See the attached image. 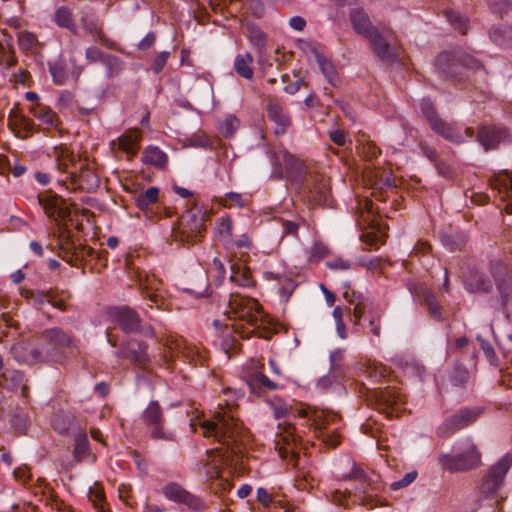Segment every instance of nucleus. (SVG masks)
Returning a JSON list of instances; mask_svg holds the SVG:
<instances>
[{
	"label": "nucleus",
	"instance_id": "22",
	"mask_svg": "<svg viewBox=\"0 0 512 512\" xmlns=\"http://www.w3.org/2000/svg\"><path fill=\"white\" fill-rule=\"evenodd\" d=\"M11 354L18 362L29 365L47 361L46 354L43 355L37 347L27 341L14 344L11 348Z\"/></svg>",
	"mask_w": 512,
	"mask_h": 512
},
{
	"label": "nucleus",
	"instance_id": "20",
	"mask_svg": "<svg viewBox=\"0 0 512 512\" xmlns=\"http://www.w3.org/2000/svg\"><path fill=\"white\" fill-rule=\"evenodd\" d=\"M390 31L375 28L365 38L370 42L374 54L383 61L391 62L395 56L390 47Z\"/></svg>",
	"mask_w": 512,
	"mask_h": 512
},
{
	"label": "nucleus",
	"instance_id": "19",
	"mask_svg": "<svg viewBox=\"0 0 512 512\" xmlns=\"http://www.w3.org/2000/svg\"><path fill=\"white\" fill-rule=\"evenodd\" d=\"M490 272L500 293L502 305L506 306L512 298V279L508 275V268L501 261H491Z\"/></svg>",
	"mask_w": 512,
	"mask_h": 512
},
{
	"label": "nucleus",
	"instance_id": "9",
	"mask_svg": "<svg viewBox=\"0 0 512 512\" xmlns=\"http://www.w3.org/2000/svg\"><path fill=\"white\" fill-rule=\"evenodd\" d=\"M141 420L149 430V435L156 441L173 442L175 434L165 428V417L157 401H150L141 415Z\"/></svg>",
	"mask_w": 512,
	"mask_h": 512
},
{
	"label": "nucleus",
	"instance_id": "53",
	"mask_svg": "<svg viewBox=\"0 0 512 512\" xmlns=\"http://www.w3.org/2000/svg\"><path fill=\"white\" fill-rule=\"evenodd\" d=\"M240 266L234 264L232 265V274L230 276V280L236 283L239 286L247 287L251 284V276L249 271H240Z\"/></svg>",
	"mask_w": 512,
	"mask_h": 512
},
{
	"label": "nucleus",
	"instance_id": "47",
	"mask_svg": "<svg viewBox=\"0 0 512 512\" xmlns=\"http://www.w3.org/2000/svg\"><path fill=\"white\" fill-rule=\"evenodd\" d=\"M103 65L107 69V77L113 78L118 76L123 71V61L112 54H107L103 61Z\"/></svg>",
	"mask_w": 512,
	"mask_h": 512
},
{
	"label": "nucleus",
	"instance_id": "12",
	"mask_svg": "<svg viewBox=\"0 0 512 512\" xmlns=\"http://www.w3.org/2000/svg\"><path fill=\"white\" fill-rule=\"evenodd\" d=\"M303 193L308 201L315 205L330 206V184L323 175L309 174L302 187Z\"/></svg>",
	"mask_w": 512,
	"mask_h": 512
},
{
	"label": "nucleus",
	"instance_id": "35",
	"mask_svg": "<svg viewBox=\"0 0 512 512\" xmlns=\"http://www.w3.org/2000/svg\"><path fill=\"white\" fill-rule=\"evenodd\" d=\"M54 22L60 28H65L74 35L78 32L73 12L68 6H60L56 9L54 13Z\"/></svg>",
	"mask_w": 512,
	"mask_h": 512
},
{
	"label": "nucleus",
	"instance_id": "13",
	"mask_svg": "<svg viewBox=\"0 0 512 512\" xmlns=\"http://www.w3.org/2000/svg\"><path fill=\"white\" fill-rule=\"evenodd\" d=\"M163 495L170 501L185 505L192 511H202L205 508L203 500L187 491L176 482H170L162 487Z\"/></svg>",
	"mask_w": 512,
	"mask_h": 512
},
{
	"label": "nucleus",
	"instance_id": "41",
	"mask_svg": "<svg viewBox=\"0 0 512 512\" xmlns=\"http://www.w3.org/2000/svg\"><path fill=\"white\" fill-rule=\"evenodd\" d=\"M158 198L159 189L157 187H149L146 191L135 196V203L140 210H145L150 205L157 203Z\"/></svg>",
	"mask_w": 512,
	"mask_h": 512
},
{
	"label": "nucleus",
	"instance_id": "17",
	"mask_svg": "<svg viewBox=\"0 0 512 512\" xmlns=\"http://www.w3.org/2000/svg\"><path fill=\"white\" fill-rule=\"evenodd\" d=\"M38 203L50 218L57 216L64 220L70 216V208L59 195L47 190L37 195Z\"/></svg>",
	"mask_w": 512,
	"mask_h": 512
},
{
	"label": "nucleus",
	"instance_id": "7",
	"mask_svg": "<svg viewBox=\"0 0 512 512\" xmlns=\"http://www.w3.org/2000/svg\"><path fill=\"white\" fill-rule=\"evenodd\" d=\"M511 465L512 456L507 454L488 470L479 486V494L481 497L485 499H494V503L499 504L497 492L501 488Z\"/></svg>",
	"mask_w": 512,
	"mask_h": 512
},
{
	"label": "nucleus",
	"instance_id": "15",
	"mask_svg": "<svg viewBox=\"0 0 512 512\" xmlns=\"http://www.w3.org/2000/svg\"><path fill=\"white\" fill-rule=\"evenodd\" d=\"M373 397L376 408L388 417H392L394 412H397L405 402V396L394 387L376 390Z\"/></svg>",
	"mask_w": 512,
	"mask_h": 512
},
{
	"label": "nucleus",
	"instance_id": "31",
	"mask_svg": "<svg viewBox=\"0 0 512 512\" xmlns=\"http://www.w3.org/2000/svg\"><path fill=\"white\" fill-rule=\"evenodd\" d=\"M309 50L315 57L319 69L321 70L327 81L332 86H336L338 83V74L334 65L316 47L309 46Z\"/></svg>",
	"mask_w": 512,
	"mask_h": 512
},
{
	"label": "nucleus",
	"instance_id": "49",
	"mask_svg": "<svg viewBox=\"0 0 512 512\" xmlns=\"http://www.w3.org/2000/svg\"><path fill=\"white\" fill-rule=\"evenodd\" d=\"M89 452V442L87 435L85 433H81L77 435L75 439V447H74V458L77 462H80Z\"/></svg>",
	"mask_w": 512,
	"mask_h": 512
},
{
	"label": "nucleus",
	"instance_id": "43",
	"mask_svg": "<svg viewBox=\"0 0 512 512\" xmlns=\"http://www.w3.org/2000/svg\"><path fill=\"white\" fill-rule=\"evenodd\" d=\"M9 126L13 129H21L28 134H32L34 129V122L32 119L18 113L9 114Z\"/></svg>",
	"mask_w": 512,
	"mask_h": 512
},
{
	"label": "nucleus",
	"instance_id": "30",
	"mask_svg": "<svg viewBox=\"0 0 512 512\" xmlns=\"http://www.w3.org/2000/svg\"><path fill=\"white\" fill-rule=\"evenodd\" d=\"M281 156L285 166V177L291 180L300 179L305 172L303 162L285 149L281 150Z\"/></svg>",
	"mask_w": 512,
	"mask_h": 512
},
{
	"label": "nucleus",
	"instance_id": "40",
	"mask_svg": "<svg viewBox=\"0 0 512 512\" xmlns=\"http://www.w3.org/2000/svg\"><path fill=\"white\" fill-rule=\"evenodd\" d=\"M70 298L71 294L68 291L59 290L57 288L48 290V303L61 311L68 310L69 306L67 301Z\"/></svg>",
	"mask_w": 512,
	"mask_h": 512
},
{
	"label": "nucleus",
	"instance_id": "51",
	"mask_svg": "<svg viewBox=\"0 0 512 512\" xmlns=\"http://www.w3.org/2000/svg\"><path fill=\"white\" fill-rule=\"evenodd\" d=\"M445 16L451 25L458 30L461 34H466L467 32V19L462 17L458 12L454 10H446Z\"/></svg>",
	"mask_w": 512,
	"mask_h": 512
},
{
	"label": "nucleus",
	"instance_id": "39",
	"mask_svg": "<svg viewBox=\"0 0 512 512\" xmlns=\"http://www.w3.org/2000/svg\"><path fill=\"white\" fill-rule=\"evenodd\" d=\"M139 135L137 132H129L118 138L119 148L127 153L130 157L137 154L139 149Z\"/></svg>",
	"mask_w": 512,
	"mask_h": 512
},
{
	"label": "nucleus",
	"instance_id": "36",
	"mask_svg": "<svg viewBox=\"0 0 512 512\" xmlns=\"http://www.w3.org/2000/svg\"><path fill=\"white\" fill-rule=\"evenodd\" d=\"M511 25H501L492 27L489 31L490 39L499 46L512 47Z\"/></svg>",
	"mask_w": 512,
	"mask_h": 512
},
{
	"label": "nucleus",
	"instance_id": "24",
	"mask_svg": "<svg viewBox=\"0 0 512 512\" xmlns=\"http://www.w3.org/2000/svg\"><path fill=\"white\" fill-rule=\"evenodd\" d=\"M267 114L269 119L277 125L274 130L275 134H284L291 124V119L276 98L269 97L267 103Z\"/></svg>",
	"mask_w": 512,
	"mask_h": 512
},
{
	"label": "nucleus",
	"instance_id": "3",
	"mask_svg": "<svg viewBox=\"0 0 512 512\" xmlns=\"http://www.w3.org/2000/svg\"><path fill=\"white\" fill-rule=\"evenodd\" d=\"M226 314L230 319L245 322L252 329H245L237 324L233 325V331L241 338H249L254 328L259 327L263 312L258 301L254 298L243 296L239 293H231Z\"/></svg>",
	"mask_w": 512,
	"mask_h": 512
},
{
	"label": "nucleus",
	"instance_id": "45",
	"mask_svg": "<svg viewBox=\"0 0 512 512\" xmlns=\"http://www.w3.org/2000/svg\"><path fill=\"white\" fill-rule=\"evenodd\" d=\"M216 201L225 208H243L246 205V200L243 198L242 194L237 192L226 193L223 196L217 197Z\"/></svg>",
	"mask_w": 512,
	"mask_h": 512
},
{
	"label": "nucleus",
	"instance_id": "64",
	"mask_svg": "<svg viewBox=\"0 0 512 512\" xmlns=\"http://www.w3.org/2000/svg\"><path fill=\"white\" fill-rule=\"evenodd\" d=\"M360 154L367 160H372L380 154V149L372 142L363 144L360 148Z\"/></svg>",
	"mask_w": 512,
	"mask_h": 512
},
{
	"label": "nucleus",
	"instance_id": "4",
	"mask_svg": "<svg viewBox=\"0 0 512 512\" xmlns=\"http://www.w3.org/2000/svg\"><path fill=\"white\" fill-rule=\"evenodd\" d=\"M481 452L477 445L466 438L463 443V450L457 454H442L439 456V463L442 468L450 472H463L475 469L482 463Z\"/></svg>",
	"mask_w": 512,
	"mask_h": 512
},
{
	"label": "nucleus",
	"instance_id": "57",
	"mask_svg": "<svg viewBox=\"0 0 512 512\" xmlns=\"http://www.w3.org/2000/svg\"><path fill=\"white\" fill-rule=\"evenodd\" d=\"M106 56L107 54L96 46H90L85 50V58L89 63L101 62L103 64Z\"/></svg>",
	"mask_w": 512,
	"mask_h": 512
},
{
	"label": "nucleus",
	"instance_id": "21",
	"mask_svg": "<svg viewBox=\"0 0 512 512\" xmlns=\"http://www.w3.org/2000/svg\"><path fill=\"white\" fill-rule=\"evenodd\" d=\"M83 30L91 35L95 42L102 44L109 49H115V42L107 37L103 31L102 23L93 13H84L80 19Z\"/></svg>",
	"mask_w": 512,
	"mask_h": 512
},
{
	"label": "nucleus",
	"instance_id": "34",
	"mask_svg": "<svg viewBox=\"0 0 512 512\" xmlns=\"http://www.w3.org/2000/svg\"><path fill=\"white\" fill-rule=\"evenodd\" d=\"M253 57L251 53L238 54L235 57L233 68L235 72L246 80H253L254 70L252 67Z\"/></svg>",
	"mask_w": 512,
	"mask_h": 512
},
{
	"label": "nucleus",
	"instance_id": "60",
	"mask_svg": "<svg viewBox=\"0 0 512 512\" xmlns=\"http://www.w3.org/2000/svg\"><path fill=\"white\" fill-rule=\"evenodd\" d=\"M417 475H418L417 471H411V472L405 474L402 479L391 483L390 489L396 491V490H399V489L409 486L411 483H413L415 481V479L417 478Z\"/></svg>",
	"mask_w": 512,
	"mask_h": 512
},
{
	"label": "nucleus",
	"instance_id": "10",
	"mask_svg": "<svg viewBox=\"0 0 512 512\" xmlns=\"http://www.w3.org/2000/svg\"><path fill=\"white\" fill-rule=\"evenodd\" d=\"M482 407H463L449 416L436 430L440 438H449L456 432L474 424L482 415Z\"/></svg>",
	"mask_w": 512,
	"mask_h": 512
},
{
	"label": "nucleus",
	"instance_id": "28",
	"mask_svg": "<svg viewBox=\"0 0 512 512\" xmlns=\"http://www.w3.org/2000/svg\"><path fill=\"white\" fill-rule=\"evenodd\" d=\"M281 441L283 442L282 445H280V441L277 442V449L280 458H290L291 461H293L296 464L298 460V455L295 450L297 438L294 435V427H288L286 429L284 435L281 436Z\"/></svg>",
	"mask_w": 512,
	"mask_h": 512
},
{
	"label": "nucleus",
	"instance_id": "42",
	"mask_svg": "<svg viewBox=\"0 0 512 512\" xmlns=\"http://www.w3.org/2000/svg\"><path fill=\"white\" fill-rule=\"evenodd\" d=\"M217 225V234L220 237L221 241L226 245L232 242L233 236V221L230 216L226 215L220 217L216 221Z\"/></svg>",
	"mask_w": 512,
	"mask_h": 512
},
{
	"label": "nucleus",
	"instance_id": "23",
	"mask_svg": "<svg viewBox=\"0 0 512 512\" xmlns=\"http://www.w3.org/2000/svg\"><path fill=\"white\" fill-rule=\"evenodd\" d=\"M59 256L71 266L78 267L79 263L87 256H93L95 251L87 246H75L70 240L59 244Z\"/></svg>",
	"mask_w": 512,
	"mask_h": 512
},
{
	"label": "nucleus",
	"instance_id": "48",
	"mask_svg": "<svg viewBox=\"0 0 512 512\" xmlns=\"http://www.w3.org/2000/svg\"><path fill=\"white\" fill-rule=\"evenodd\" d=\"M423 303L433 318H435L437 320H440L442 318L441 306L438 304L433 293H431L428 290H424L423 291Z\"/></svg>",
	"mask_w": 512,
	"mask_h": 512
},
{
	"label": "nucleus",
	"instance_id": "56",
	"mask_svg": "<svg viewBox=\"0 0 512 512\" xmlns=\"http://www.w3.org/2000/svg\"><path fill=\"white\" fill-rule=\"evenodd\" d=\"M488 3L493 13L501 17L512 8V0H488Z\"/></svg>",
	"mask_w": 512,
	"mask_h": 512
},
{
	"label": "nucleus",
	"instance_id": "26",
	"mask_svg": "<svg viewBox=\"0 0 512 512\" xmlns=\"http://www.w3.org/2000/svg\"><path fill=\"white\" fill-rule=\"evenodd\" d=\"M343 296L347 301L355 304L352 312L355 325H358L360 323L361 318L365 314L369 315L375 308L373 302L370 301L368 298L364 297L361 293L353 291L350 297L349 292L346 291L344 292Z\"/></svg>",
	"mask_w": 512,
	"mask_h": 512
},
{
	"label": "nucleus",
	"instance_id": "18",
	"mask_svg": "<svg viewBox=\"0 0 512 512\" xmlns=\"http://www.w3.org/2000/svg\"><path fill=\"white\" fill-rule=\"evenodd\" d=\"M147 348L146 343L131 339L121 345L116 355L119 358L130 361L136 366L144 368L149 363Z\"/></svg>",
	"mask_w": 512,
	"mask_h": 512
},
{
	"label": "nucleus",
	"instance_id": "54",
	"mask_svg": "<svg viewBox=\"0 0 512 512\" xmlns=\"http://www.w3.org/2000/svg\"><path fill=\"white\" fill-rule=\"evenodd\" d=\"M89 499L98 511L104 512L105 494L100 487L95 486L90 488Z\"/></svg>",
	"mask_w": 512,
	"mask_h": 512
},
{
	"label": "nucleus",
	"instance_id": "25",
	"mask_svg": "<svg viewBox=\"0 0 512 512\" xmlns=\"http://www.w3.org/2000/svg\"><path fill=\"white\" fill-rule=\"evenodd\" d=\"M160 286L161 281L155 276H147L144 281H140V290L142 296L151 302L149 308H153V306H155L158 309L162 308L164 304V299L160 294H158Z\"/></svg>",
	"mask_w": 512,
	"mask_h": 512
},
{
	"label": "nucleus",
	"instance_id": "37",
	"mask_svg": "<svg viewBox=\"0 0 512 512\" xmlns=\"http://www.w3.org/2000/svg\"><path fill=\"white\" fill-rule=\"evenodd\" d=\"M246 36L248 37L250 43L257 48L259 53L266 47L267 44V35L255 24L252 22H248L245 25Z\"/></svg>",
	"mask_w": 512,
	"mask_h": 512
},
{
	"label": "nucleus",
	"instance_id": "6",
	"mask_svg": "<svg viewBox=\"0 0 512 512\" xmlns=\"http://www.w3.org/2000/svg\"><path fill=\"white\" fill-rule=\"evenodd\" d=\"M41 338L55 346L46 351L47 361L62 363L66 359V355L60 351L61 348H68L71 356H77L80 353L78 343L72 335L61 328L46 329L41 333Z\"/></svg>",
	"mask_w": 512,
	"mask_h": 512
},
{
	"label": "nucleus",
	"instance_id": "58",
	"mask_svg": "<svg viewBox=\"0 0 512 512\" xmlns=\"http://www.w3.org/2000/svg\"><path fill=\"white\" fill-rule=\"evenodd\" d=\"M347 478L356 479V480L361 481L362 486L360 488V492L363 494H365L367 492V486H368L367 477L362 468H360L354 464L353 469L350 472V474L347 476Z\"/></svg>",
	"mask_w": 512,
	"mask_h": 512
},
{
	"label": "nucleus",
	"instance_id": "33",
	"mask_svg": "<svg viewBox=\"0 0 512 512\" xmlns=\"http://www.w3.org/2000/svg\"><path fill=\"white\" fill-rule=\"evenodd\" d=\"M350 20L354 30L364 37L376 28L371 24L368 15L362 9L353 10L350 14Z\"/></svg>",
	"mask_w": 512,
	"mask_h": 512
},
{
	"label": "nucleus",
	"instance_id": "8",
	"mask_svg": "<svg viewBox=\"0 0 512 512\" xmlns=\"http://www.w3.org/2000/svg\"><path fill=\"white\" fill-rule=\"evenodd\" d=\"M420 109L427 119L431 129L448 141L460 144L464 142V136L455 124L445 122L437 113L433 102L423 98Z\"/></svg>",
	"mask_w": 512,
	"mask_h": 512
},
{
	"label": "nucleus",
	"instance_id": "5",
	"mask_svg": "<svg viewBox=\"0 0 512 512\" xmlns=\"http://www.w3.org/2000/svg\"><path fill=\"white\" fill-rule=\"evenodd\" d=\"M204 222V214L201 209L193 207L186 210L174 231L175 240L186 244L201 242L205 233Z\"/></svg>",
	"mask_w": 512,
	"mask_h": 512
},
{
	"label": "nucleus",
	"instance_id": "32",
	"mask_svg": "<svg viewBox=\"0 0 512 512\" xmlns=\"http://www.w3.org/2000/svg\"><path fill=\"white\" fill-rule=\"evenodd\" d=\"M490 186L497 190L501 199L505 200L512 192V171L501 170L490 179Z\"/></svg>",
	"mask_w": 512,
	"mask_h": 512
},
{
	"label": "nucleus",
	"instance_id": "52",
	"mask_svg": "<svg viewBox=\"0 0 512 512\" xmlns=\"http://www.w3.org/2000/svg\"><path fill=\"white\" fill-rule=\"evenodd\" d=\"M49 71L53 78V81L56 84L61 85L65 82L67 73H66L65 64L63 61L58 60V61H55L54 63L49 64Z\"/></svg>",
	"mask_w": 512,
	"mask_h": 512
},
{
	"label": "nucleus",
	"instance_id": "62",
	"mask_svg": "<svg viewBox=\"0 0 512 512\" xmlns=\"http://www.w3.org/2000/svg\"><path fill=\"white\" fill-rule=\"evenodd\" d=\"M52 426L58 433L65 434L69 430V418L66 416L56 415L52 420Z\"/></svg>",
	"mask_w": 512,
	"mask_h": 512
},
{
	"label": "nucleus",
	"instance_id": "11",
	"mask_svg": "<svg viewBox=\"0 0 512 512\" xmlns=\"http://www.w3.org/2000/svg\"><path fill=\"white\" fill-rule=\"evenodd\" d=\"M435 65L444 77L451 79H456L463 68L473 71L483 68L482 64L470 55L463 54L455 57L450 52L439 54Z\"/></svg>",
	"mask_w": 512,
	"mask_h": 512
},
{
	"label": "nucleus",
	"instance_id": "27",
	"mask_svg": "<svg viewBox=\"0 0 512 512\" xmlns=\"http://www.w3.org/2000/svg\"><path fill=\"white\" fill-rule=\"evenodd\" d=\"M263 365L254 372L250 373L247 378V384L253 393H260L262 391H274L279 388V384L266 375L262 371Z\"/></svg>",
	"mask_w": 512,
	"mask_h": 512
},
{
	"label": "nucleus",
	"instance_id": "61",
	"mask_svg": "<svg viewBox=\"0 0 512 512\" xmlns=\"http://www.w3.org/2000/svg\"><path fill=\"white\" fill-rule=\"evenodd\" d=\"M169 56H170V53L167 51H162V52L158 53L153 60V63L151 65V70L155 74L160 73L164 69Z\"/></svg>",
	"mask_w": 512,
	"mask_h": 512
},
{
	"label": "nucleus",
	"instance_id": "1",
	"mask_svg": "<svg viewBox=\"0 0 512 512\" xmlns=\"http://www.w3.org/2000/svg\"><path fill=\"white\" fill-rule=\"evenodd\" d=\"M228 396L223 404L214 412L212 420L200 424L204 437H213L219 443L231 449V453L238 455L242 452L244 428L241 421L234 416L233 410L237 407L236 400L239 395L236 391L227 388L223 390Z\"/></svg>",
	"mask_w": 512,
	"mask_h": 512
},
{
	"label": "nucleus",
	"instance_id": "2",
	"mask_svg": "<svg viewBox=\"0 0 512 512\" xmlns=\"http://www.w3.org/2000/svg\"><path fill=\"white\" fill-rule=\"evenodd\" d=\"M226 314L230 319L245 322L252 329H245L237 324L233 325V331L241 338H249L254 328L259 327L263 312L258 301L254 298L243 296L239 293H231Z\"/></svg>",
	"mask_w": 512,
	"mask_h": 512
},
{
	"label": "nucleus",
	"instance_id": "55",
	"mask_svg": "<svg viewBox=\"0 0 512 512\" xmlns=\"http://www.w3.org/2000/svg\"><path fill=\"white\" fill-rule=\"evenodd\" d=\"M368 316L370 332L374 336L379 337L381 335L382 313L374 308Z\"/></svg>",
	"mask_w": 512,
	"mask_h": 512
},
{
	"label": "nucleus",
	"instance_id": "59",
	"mask_svg": "<svg viewBox=\"0 0 512 512\" xmlns=\"http://www.w3.org/2000/svg\"><path fill=\"white\" fill-rule=\"evenodd\" d=\"M75 105L76 101L72 92L65 90L60 93L58 98V106L61 109L74 110Z\"/></svg>",
	"mask_w": 512,
	"mask_h": 512
},
{
	"label": "nucleus",
	"instance_id": "50",
	"mask_svg": "<svg viewBox=\"0 0 512 512\" xmlns=\"http://www.w3.org/2000/svg\"><path fill=\"white\" fill-rule=\"evenodd\" d=\"M239 127V120L234 115L227 116L220 124L219 131L226 137H232Z\"/></svg>",
	"mask_w": 512,
	"mask_h": 512
},
{
	"label": "nucleus",
	"instance_id": "38",
	"mask_svg": "<svg viewBox=\"0 0 512 512\" xmlns=\"http://www.w3.org/2000/svg\"><path fill=\"white\" fill-rule=\"evenodd\" d=\"M142 162L147 165L164 167L167 163V155L158 147L149 146L143 152Z\"/></svg>",
	"mask_w": 512,
	"mask_h": 512
},
{
	"label": "nucleus",
	"instance_id": "46",
	"mask_svg": "<svg viewBox=\"0 0 512 512\" xmlns=\"http://www.w3.org/2000/svg\"><path fill=\"white\" fill-rule=\"evenodd\" d=\"M467 286L473 292H489L492 289L491 281L483 274H476L467 281Z\"/></svg>",
	"mask_w": 512,
	"mask_h": 512
},
{
	"label": "nucleus",
	"instance_id": "44",
	"mask_svg": "<svg viewBox=\"0 0 512 512\" xmlns=\"http://www.w3.org/2000/svg\"><path fill=\"white\" fill-rule=\"evenodd\" d=\"M267 155L273 167L271 176L273 178L283 179L285 177V166L282 160L281 151L276 152L273 149L268 148Z\"/></svg>",
	"mask_w": 512,
	"mask_h": 512
},
{
	"label": "nucleus",
	"instance_id": "14",
	"mask_svg": "<svg viewBox=\"0 0 512 512\" xmlns=\"http://www.w3.org/2000/svg\"><path fill=\"white\" fill-rule=\"evenodd\" d=\"M110 319L125 333H138L141 318L136 310L129 306L111 307L107 312Z\"/></svg>",
	"mask_w": 512,
	"mask_h": 512
},
{
	"label": "nucleus",
	"instance_id": "16",
	"mask_svg": "<svg viewBox=\"0 0 512 512\" xmlns=\"http://www.w3.org/2000/svg\"><path fill=\"white\" fill-rule=\"evenodd\" d=\"M477 141L486 150L497 149L501 143L510 141L508 130L499 125H482L478 128Z\"/></svg>",
	"mask_w": 512,
	"mask_h": 512
},
{
	"label": "nucleus",
	"instance_id": "63",
	"mask_svg": "<svg viewBox=\"0 0 512 512\" xmlns=\"http://www.w3.org/2000/svg\"><path fill=\"white\" fill-rule=\"evenodd\" d=\"M36 37L30 32H22L18 37V43L22 50L29 51L33 48Z\"/></svg>",
	"mask_w": 512,
	"mask_h": 512
},
{
	"label": "nucleus",
	"instance_id": "29",
	"mask_svg": "<svg viewBox=\"0 0 512 512\" xmlns=\"http://www.w3.org/2000/svg\"><path fill=\"white\" fill-rule=\"evenodd\" d=\"M30 112L46 129H56L61 123L58 115L47 105L37 103L30 108Z\"/></svg>",
	"mask_w": 512,
	"mask_h": 512
}]
</instances>
